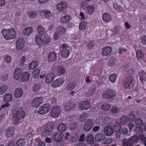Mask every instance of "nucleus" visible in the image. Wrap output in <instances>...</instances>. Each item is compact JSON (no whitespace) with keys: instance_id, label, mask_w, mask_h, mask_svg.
<instances>
[{"instance_id":"55","label":"nucleus","mask_w":146,"mask_h":146,"mask_svg":"<svg viewBox=\"0 0 146 146\" xmlns=\"http://www.w3.org/2000/svg\"><path fill=\"white\" fill-rule=\"evenodd\" d=\"M40 71L39 69H35L32 72V77L34 78H37L39 75Z\"/></svg>"},{"instance_id":"60","label":"nucleus","mask_w":146,"mask_h":146,"mask_svg":"<svg viewBox=\"0 0 146 146\" xmlns=\"http://www.w3.org/2000/svg\"><path fill=\"white\" fill-rule=\"evenodd\" d=\"M72 136L69 132L65 133L64 136V139L66 140H68L69 141H72L71 139Z\"/></svg>"},{"instance_id":"58","label":"nucleus","mask_w":146,"mask_h":146,"mask_svg":"<svg viewBox=\"0 0 146 146\" xmlns=\"http://www.w3.org/2000/svg\"><path fill=\"white\" fill-rule=\"evenodd\" d=\"M127 118L129 121L132 122L135 119V116L134 114L131 113L129 114Z\"/></svg>"},{"instance_id":"22","label":"nucleus","mask_w":146,"mask_h":146,"mask_svg":"<svg viewBox=\"0 0 146 146\" xmlns=\"http://www.w3.org/2000/svg\"><path fill=\"white\" fill-rule=\"evenodd\" d=\"M54 75L52 73H49L47 75L46 79L45 82L47 84L50 83L54 79Z\"/></svg>"},{"instance_id":"7","label":"nucleus","mask_w":146,"mask_h":146,"mask_svg":"<svg viewBox=\"0 0 146 146\" xmlns=\"http://www.w3.org/2000/svg\"><path fill=\"white\" fill-rule=\"evenodd\" d=\"M60 112V109L59 107L55 106L53 107L51 110V115L52 117L56 118L59 115Z\"/></svg>"},{"instance_id":"13","label":"nucleus","mask_w":146,"mask_h":146,"mask_svg":"<svg viewBox=\"0 0 146 146\" xmlns=\"http://www.w3.org/2000/svg\"><path fill=\"white\" fill-rule=\"evenodd\" d=\"M76 106V104L73 102H69L65 103L64 105V109L68 111L74 109Z\"/></svg>"},{"instance_id":"25","label":"nucleus","mask_w":146,"mask_h":146,"mask_svg":"<svg viewBox=\"0 0 146 146\" xmlns=\"http://www.w3.org/2000/svg\"><path fill=\"white\" fill-rule=\"evenodd\" d=\"M104 133L107 135L110 136L112 134L113 130L112 127L111 126L106 127L104 129Z\"/></svg>"},{"instance_id":"61","label":"nucleus","mask_w":146,"mask_h":146,"mask_svg":"<svg viewBox=\"0 0 146 146\" xmlns=\"http://www.w3.org/2000/svg\"><path fill=\"white\" fill-rule=\"evenodd\" d=\"M136 55L138 59H142L143 57V54L141 50H138L136 52Z\"/></svg>"},{"instance_id":"24","label":"nucleus","mask_w":146,"mask_h":146,"mask_svg":"<svg viewBox=\"0 0 146 146\" xmlns=\"http://www.w3.org/2000/svg\"><path fill=\"white\" fill-rule=\"evenodd\" d=\"M105 138V136L103 133H98L95 137V140L97 141H103Z\"/></svg>"},{"instance_id":"31","label":"nucleus","mask_w":146,"mask_h":146,"mask_svg":"<svg viewBox=\"0 0 146 146\" xmlns=\"http://www.w3.org/2000/svg\"><path fill=\"white\" fill-rule=\"evenodd\" d=\"M140 80L142 82L146 81V73L144 71H142L139 73Z\"/></svg>"},{"instance_id":"9","label":"nucleus","mask_w":146,"mask_h":146,"mask_svg":"<svg viewBox=\"0 0 146 146\" xmlns=\"http://www.w3.org/2000/svg\"><path fill=\"white\" fill-rule=\"evenodd\" d=\"M43 102V98L41 97H37L34 99L31 102L32 107L37 108Z\"/></svg>"},{"instance_id":"36","label":"nucleus","mask_w":146,"mask_h":146,"mask_svg":"<svg viewBox=\"0 0 146 146\" xmlns=\"http://www.w3.org/2000/svg\"><path fill=\"white\" fill-rule=\"evenodd\" d=\"M61 36H63L65 34V30L62 26H59L57 29L56 31Z\"/></svg>"},{"instance_id":"40","label":"nucleus","mask_w":146,"mask_h":146,"mask_svg":"<svg viewBox=\"0 0 146 146\" xmlns=\"http://www.w3.org/2000/svg\"><path fill=\"white\" fill-rule=\"evenodd\" d=\"M88 116V115L87 113L85 112H83L80 115L79 120L80 121H84L86 119Z\"/></svg>"},{"instance_id":"47","label":"nucleus","mask_w":146,"mask_h":146,"mask_svg":"<svg viewBox=\"0 0 146 146\" xmlns=\"http://www.w3.org/2000/svg\"><path fill=\"white\" fill-rule=\"evenodd\" d=\"M113 7L114 9L118 11L121 12L123 11L122 7L120 6L117 3H114Z\"/></svg>"},{"instance_id":"49","label":"nucleus","mask_w":146,"mask_h":146,"mask_svg":"<svg viewBox=\"0 0 146 146\" xmlns=\"http://www.w3.org/2000/svg\"><path fill=\"white\" fill-rule=\"evenodd\" d=\"M28 16L30 18H34L37 15L36 12L33 11H31L27 13Z\"/></svg>"},{"instance_id":"64","label":"nucleus","mask_w":146,"mask_h":146,"mask_svg":"<svg viewBox=\"0 0 146 146\" xmlns=\"http://www.w3.org/2000/svg\"><path fill=\"white\" fill-rule=\"evenodd\" d=\"M60 35V34L56 31L54 34L53 38L55 40H56L58 39Z\"/></svg>"},{"instance_id":"18","label":"nucleus","mask_w":146,"mask_h":146,"mask_svg":"<svg viewBox=\"0 0 146 146\" xmlns=\"http://www.w3.org/2000/svg\"><path fill=\"white\" fill-rule=\"evenodd\" d=\"M21 73L22 71L20 68H15L14 77L16 80H18L20 78H21Z\"/></svg>"},{"instance_id":"5","label":"nucleus","mask_w":146,"mask_h":146,"mask_svg":"<svg viewBox=\"0 0 146 146\" xmlns=\"http://www.w3.org/2000/svg\"><path fill=\"white\" fill-rule=\"evenodd\" d=\"M136 126L138 130H137L136 132L139 134H141L143 132V122L142 120L140 118H137L135 121Z\"/></svg>"},{"instance_id":"15","label":"nucleus","mask_w":146,"mask_h":146,"mask_svg":"<svg viewBox=\"0 0 146 146\" xmlns=\"http://www.w3.org/2000/svg\"><path fill=\"white\" fill-rule=\"evenodd\" d=\"M40 13H42L46 19H51L53 18V13L49 10H42Z\"/></svg>"},{"instance_id":"16","label":"nucleus","mask_w":146,"mask_h":146,"mask_svg":"<svg viewBox=\"0 0 146 146\" xmlns=\"http://www.w3.org/2000/svg\"><path fill=\"white\" fill-rule=\"evenodd\" d=\"M67 7L66 5L63 2L58 3L56 5V8L57 11L59 12H62L66 9Z\"/></svg>"},{"instance_id":"21","label":"nucleus","mask_w":146,"mask_h":146,"mask_svg":"<svg viewBox=\"0 0 146 146\" xmlns=\"http://www.w3.org/2000/svg\"><path fill=\"white\" fill-rule=\"evenodd\" d=\"M23 91L22 89L19 88L15 90L14 93V96L16 98H20L22 96Z\"/></svg>"},{"instance_id":"37","label":"nucleus","mask_w":146,"mask_h":146,"mask_svg":"<svg viewBox=\"0 0 146 146\" xmlns=\"http://www.w3.org/2000/svg\"><path fill=\"white\" fill-rule=\"evenodd\" d=\"M57 129L59 131L63 132L66 130L67 127L65 124L62 123L58 125Z\"/></svg>"},{"instance_id":"3","label":"nucleus","mask_w":146,"mask_h":146,"mask_svg":"<svg viewBox=\"0 0 146 146\" xmlns=\"http://www.w3.org/2000/svg\"><path fill=\"white\" fill-rule=\"evenodd\" d=\"M50 109V105L48 104H43L39 108L38 112L41 115H43L47 113Z\"/></svg>"},{"instance_id":"19","label":"nucleus","mask_w":146,"mask_h":146,"mask_svg":"<svg viewBox=\"0 0 146 146\" xmlns=\"http://www.w3.org/2000/svg\"><path fill=\"white\" fill-rule=\"evenodd\" d=\"M72 118H68L67 121H68V123L69 125V128L71 129H74L77 127V124L74 121H72Z\"/></svg>"},{"instance_id":"35","label":"nucleus","mask_w":146,"mask_h":146,"mask_svg":"<svg viewBox=\"0 0 146 146\" xmlns=\"http://www.w3.org/2000/svg\"><path fill=\"white\" fill-rule=\"evenodd\" d=\"M61 56L65 58H67L69 56L70 53L68 49H62L60 52Z\"/></svg>"},{"instance_id":"12","label":"nucleus","mask_w":146,"mask_h":146,"mask_svg":"<svg viewBox=\"0 0 146 146\" xmlns=\"http://www.w3.org/2000/svg\"><path fill=\"white\" fill-rule=\"evenodd\" d=\"M96 91V87L95 86L92 85L89 86L87 90L85 92V95L86 97L91 96L94 94Z\"/></svg>"},{"instance_id":"20","label":"nucleus","mask_w":146,"mask_h":146,"mask_svg":"<svg viewBox=\"0 0 146 146\" xmlns=\"http://www.w3.org/2000/svg\"><path fill=\"white\" fill-rule=\"evenodd\" d=\"M132 78L131 76L127 78L124 81L123 86L126 89L129 88V86L132 83Z\"/></svg>"},{"instance_id":"26","label":"nucleus","mask_w":146,"mask_h":146,"mask_svg":"<svg viewBox=\"0 0 146 146\" xmlns=\"http://www.w3.org/2000/svg\"><path fill=\"white\" fill-rule=\"evenodd\" d=\"M102 19L104 21L106 22H109L111 19V18L110 15L108 13L104 14L102 16Z\"/></svg>"},{"instance_id":"14","label":"nucleus","mask_w":146,"mask_h":146,"mask_svg":"<svg viewBox=\"0 0 146 146\" xmlns=\"http://www.w3.org/2000/svg\"><path fill=\"white\" fill-rule=\"evenodd\" d=\"M25 43V40L22 38H19L17 40L16 42V48L17 49L20 50L23 47Z\"/></svg>"},{"instance_id":"44","label":"nucleus","mask_w":146,"mask_h":146,"mask_svg":"<svg viewBox=\"0 0 146 146\" xmlns=\"http://www.w3.org/2000/svg\"><path fill=\"white\" fill-rule=\"evenodd\" d=\"M108 64L111 66H112L115 65L116 64V60L113 57H111L108 59Z\"/></svg>"},{"instance_id":"59","label":"nucleus","mask_w":146,"mask_h":146,"mask_svg":"<svg viewBox=\"0 0 146 146\" xmlns=\"http://www.w3.org/2000/svg\"><path fill=\"white\" fill-rule=\"evenodd\" d=\"M43 43L46 44H48L50 42L51 38L50 36H46L43 39Z\"/></svg>"},{"instance_id":"34","label":"nucleus","mask_w":146,"mask_h":146,"mask_svg":"<svg viewBox=\"0 0 146 146\" xmlns=\"http://www.w3.org/2000/svg\"><path fill=\"white\" fill-rule=\"evenodd\" d=\"M94 138L93 135L90 134L86 137V141L90 145H92L94 143Z\"/></svg>"},{"instance_id":"52","label":"nucleus","mask_w":146,"mask_h":146,"mask_svg":"<svg viewBox=\"0 0 146 146\" xmlns=\"http://www.w3.org/2000/svg\"><path fill=\"white\" fill-rule=\"evenodd\" d=\"M119 110V108L116 106L112 107L110 110V112L113 114H115L117 113Z\"/></svg>"},{"instance_id":"17","label":"nucleus","mask_w":146,"mask_h":146,"mask_svg":"<svg viewBox=\"0 0 146 146\" xmlns=\"http://www.w3.org/2000/svg\"><path fill=\"white\" fill-rule=\"evenodd\" d=\"M62 136H61V134L59 132L56 133L53 135L52 137V139L57 143L62 141Z\"/></svg>"},{"instance_id":"32","label":"nucleus","mask_w":146,"mask_h":146,"mask_svg":"<svg viewBox=\"0 0 146 146\" xmlns=\"http://www.w3.org/2000/svg\"><path fill=\"white\" fill-rule=\"evenodd\" d=\"M76 85V84L75 82H71L67 85L66 89L68 91H71L74 88Z\"/></svg>"},{"instance_id":"51","label":"nucleus","mask_w":146,"mask_h":146,"mask_svg":"<svg viewBox=\"0 0 146 146\" xmlns=\"http://www.w3.org/2000/svg\"><path fill=\"white\" fill-rule=\"evenodd\" d=\"M117 76L115 74H111L109 76V80L112 83H114L117 79Z\"/></svg>"},{"instance_id":"28","label":"nucleus","mask_w":146,"mask_h":146,"mask_svg":"<svg viewBox=\"0 0 146 146\" xmlns=\"http://www.w3.org/2000/svg\"><path fill=\"white\" fill-rule=\"evenodd\" d=\"M94 8L92 5H90L87 7L86 13L88 15H90L94 13Z\"/></svg>"},{"instance_id":"63","label":"nucleus","mask_w":146,"mask_h":146,"mask_svg":"<svg viewBox=\"0 0 146 146\" xmlns=\"http://www.w3.org/2000/svg\"><path fill=\"white\" fill-rule=\"evenodd\" d=\"M128 121V119L126 116H123L121 117L120 119V122L122 124H124L126 123Z\"/></svg>"},{"instance_id":"54","label":"nucleus","mask_w":146,"mask_h":146,"mask_svg":"<svg viewBox=\"0 0 146 146\" xmlns=\"http://www.w3.org/2000/svg\"><path fill=\"white\" fill-rule=\"evenodd\" d=\"M57 72L58 74L61 75L65 73V70L63 67L59 66L57 68Z\"/></svg>"},{"instance_id":"33","label":"nucleus","mask_w":146,"mask_h":146,"mask_svg":"<svg viewBox=\"0 0 146 146\" xmlns=\"http://www.w3.org/2000/svg\"><path fill=\"white\" fill-rule=\"evenodd\" d=\"M12 99V95L10 93H7L5 94L3 98V100L5 102H10Z\"/></svg>"},{"instance_id":"62","label":"nucleus","mask_w":146,"mask_h":146,"mask_svg":"<svg viewBox=\"0 0 146 146\" xmlns=\"http://www.w3.org/2000/svg\"><path fill=\"white\" fill-rule=\"evenodd\" d=\"M40 89L39 85V84H35L33 86V90L34 92H36L39 90Z\"/></svg>"},{"instance_id":"10","label":"nucleus","mask_w":146,"mask_h":146,"mask_svg":"<svg viewBox=\"0 0 146 146\" xmlns=\"http://www.w3.org/2000/svg\"><path fill=\"white\" fill-rule=\"evenodd\" d=\"M93 122L92 120L90 119H88L84 123L83 125V129L86 131H90L93 126Z\"/></svg>"},{"instance_id":"23","label":"nucleus","mask_w":146,"mask_h":146,"mask_svg":"<svg viewBox=\"0 0 146 146\" xmlns=\"http://www.w3.org/2000/svg\"><path fill=\"white\" fill-rule=\"evenodd\" d=\"M57 57L56 54L54 52H50L48 55V60L50 62H53L56 59Z\"/></svg>"},{"instance_id":"57","label":"nucleus","mask_w":146,"mask_h":146,"mask_svg":"<svg viewBox=\"0 0 146 146\" xmlns=\"http://www.w3.org/2000/svg\"><path fill=\"white\" fill-rule=\"evenodd\" d=\"M134 144H135L139 142V137L137 135H134L130 138Z\"/></svg>"},{"instance_id":"43","label":"nucleus","mask_w":146,"mask_h":146,"mask_svg":"<svg viewBox=\"0 0 146 146\" xmlns=\"http://www.w3.org/2000/svg\"><path fill=\"white\" fill-rule=\"evenodd\" d=\"M37 30L38 33L41 35H43L45 33V31L44 28L40 26H38L37 28Z\"/></svg>"},{"instance_id":"27","label":"nucleus","mask_w":146,"mask_h":146,"mask_svg":"<svg viewBox=\"0 0 146 146\" xmlns=\"http://www.w3.org/2000/svg\"><path fill=\"white\" fill-rule=\"evenodd\" d=\"M14 133L13 128L11 127H9L6 131L5 135L7 137H11L13 135Z\"/></svg>"},{"instance_id":"30","label":"nucleus","mask_w":146,"mask_h":146,"mask_svg":"<svg viewBox=\"0 0 146 146\" xmlns=\"http://www.w3.org/2000/svg\"><path fill=\"white\" fill-rule=\"evenodd\" d=\"M30 75L27 72L23 73L21 78V80L23 82H26L28 81L29 79Z\"/></svg>"},{"instance_id":"8","label":"nucleus","mask_w":146,"mask_h":146,"mask_svg":"<svg viewBox=\"0 0 146 146\" xmlns=\"http://www.w3.org/2000/svg\"><path fill=\"white\" fill-rule=\"evenodd\" d=\"M64 82L63 78H60L52 81L51 84V86L52 87L55 88L62 85Z\"/></svg>"},{"instance_id":"41","label":"nucleus","mask_w":146,"mask_h":146,"mask_svg":"<svg viewBox=\"0 0 146 146\" xmlns=\"http://www.w3.org/2000/svg\"><path fill=\"white\" fill-rule=\"evenodd\" d=\"M114 130L116 132H119L121 129V125L118 122H115L113 125Z\"/></svg>"},{"instance_id":"48","label":"nucleus","mask_w":146,"mask_h":146,"mask_svg":"<svg viewBox=\"0 0 146 146\" xmlns=\"http://www.w3.org/2000/svg\"><path fill=\"white\" fill-rule=\"evenodd\" d=\"M7 89V86L5 85H1L0 87V95L5 93Z\"/></svg>"},{"instance_id":"56","label":"nucleus","mask_w":146,"mask_h":146,"mask_svg":"<svg viewBox=\"0 0 146 146\" xmlns=\"http://www.w3.org/2000/svg\"><path fill=\"white\" fill-rule=\"evenodd\" d=\"M123 144L126 146H133L134 143L130 139H129L127 141H124L123 142Z\"/></svg>"},{"instance_id":"2","label":"nucleus","mask_w":146,"mask_h":146,"mask_svg":"<svg viewBox=\"0 0 146 146\" xmlns=\"http://www.w3.org/2000/svg\"><path fill=\"white\" fill-rule=\"evenodd\" d=\"M25 115L24 111L22 110H19L15 113L13 119V122L16 124L18 123L20 119L23 118Z\"/></svg>"},{"instance_id":"50","label":"nucleus","mask_w":146,"mask_h":146,"mask_svg":"<svg viewBox=\"0 0 146 146\" xmlns=\"http://www.w3.org/2000/svg\"><path fill=\"white\" fill-rule=\"evenodd\" d=\"M36 42L37 44L39 46L43 44V40L38 35H37L36 37Z\"/></svg>"},{"instance_id":"42","label":"nucleus","mask_w":146,"mask_h":146,"mask_svg":"<svg viewBox=\"0 0 146 146\" xmlns=\"http://www.w3.org/2000/svg\"><path fill=\"white\" fill-rule=\"evenodd\" d=\"M70 19V17L69 15L62 16L61 18L60 21L62 23H64L68 22Z\"/></svg>"},{"instance_id":"1","label":"nucleus","mask_w":146,"mask_h":146,"mask_svg":"<svg viewBox=\"0 0 146 146\" xmlns=\"http://www.w3.org/2000/svg\"><path fill=\"white\" fill-rule=\"evenodd\" d=\"M1 33L4 38L7 40L14 39L16 36V31L13 28H11L8 29H3Z\"/></svg>"},{"instance_id":"29","label":"nucleus","mask_w":146,"mask_h":146,"mask_svg":"<svg viewBox=\"0 0 146 146\" xmlns=\"http://www.w3.org/2000/svg\"><path fill=\"white\" fill-rule=\"evenodd\" d=\"M33 28L31 27H27L25 28L23 30V34L24 35L27 36L29 35L33 31Z\"/></svg>"},{"instance_id":"11","label":"nucleus","mask_w":146,"mask_h":146,"mask_svg":"<svg viewBox=\"0 0 146 146\" xmlns=\"http://www.w3.org/2000/svg\"><path fill=\"white\" fill-rule=\"evenodd\" d=\"M112 49L110 46H106L102 48L101 54L102 56L105 57L109 55L112 52Z\"/></svg>"},{"instance_id":"39","label":"nucleus","mask_w":146,"mask_h":146,"mask_svg":"<svg viewBox=\"0 0 146 146\" xmlns=\"http://www.w3.org/2000/svg\"><path fill=\"white\" fill-rule=\"evenodd\" d=\"M53 126L50 124H46L44 126V129L50 133L51 132L53 129Z\"/></svg>"},{"instance_id":"6","label":"nucleus","mask_w":146,"mask_h":146,"mask_svg":"<svg viewBox=\"0 0 146 146\" xmlns=\"http://www.w3.org/2000/svg\"><path fill=\"white\" fill-rule=\"evenodd\" d=\"M91 107L90 103L86 100H83L80 102L78 105V108L82 110H87Z\"/></svg>"},{"instance_id":"4","label":"nucleus","mask_w":146,"mask_h":146,"mask_svg":"<svg viewBox=\"0 0 146 146\" xmlns=\"http://www.w3.org/2000/svg\"><path fill=\"white\" fill-rule=\"evenodd\" d=\"M116 95L115 92L111 90H106L102 93V96L104 98L110 99L114 97Z\"/></svg>"},{"instance_id":"45","label":"nucleus","mask_w":146,"mask_h":146,"mask_svg":"<svg viewBox=\"0 0 146 146\" xmlns=\"http://www.w3.org/2000/svg\"><path fill=\"white\" fill-rule=\"evenodd\" d=\"M87 25V23L85 21L81 22L79 25V29L80 30H84L86 29Z\"/></svg>"},{"instance_id":"46","label":"nucleus","mask_w":146,"mask_h":146,"mask_svg":"<svg viewBox=\"0 0 146 146\" xmlns=\"http://www.w3.org/2000/svg\"><path fill=\"white\" fill-rule=\"evenodd\" d=\"M101 107L102 109L104 111H108L110 109L111 105L109 104L105 103L102 105Z\"/></svg>"},{"instance_id":"38","label":"nucleus","mask_w":146,"mask_h":146,"mask_svg":"<svg viewBox=\"0 0 146 146\" xmlns=\"http://www.w3.org/2000/svg\"><path fill=\"white\" fill-rule=\"evenodd\" d=\"M38 65V62L36 61H33L29 65L28 68L30 70H32L36 67Z\"/></svg>"},{"instance_id":"53","label":"nucleus","mask_w":146,"mask_h":146,"mask_svg":"<svg viewBox=\"0 0 146 146\" xmlns=\"http://www.w3.org/2000/svg\"><path fill=\"white\" fill-rule=\"evenodd\" d=\"M25 144V140L24 139H20L17 142V144L18 146H24Z\"/></svg>"}]
</instances>
